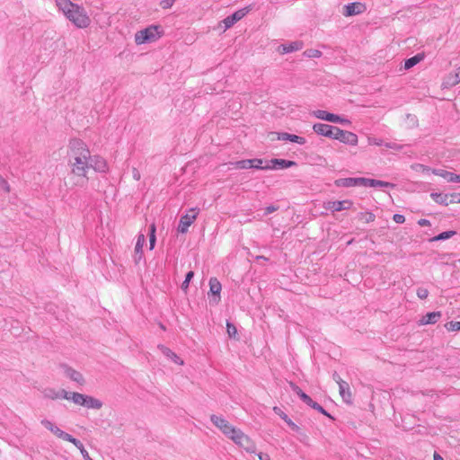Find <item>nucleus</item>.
Returning a JSON list of instances; mask_svg holds the SVG:
<instances>
[{
    "label": "nucleus",
    "instance_id": "nucleus-23",
    "mask_svg": "<svg viewBox=\"0 0 460 460\" xmlns=\"http://www.w3.org/2000/svg\"><path fill=\"white\" fill-rule=\"evenodd\" d=\"M432 173L438 176L442 177L447 182H456L457 181V174L448 172L443 169H432Z\"/></svg>",
    "mask_w": 460,
    "mask_h": 460
},
{
    "label": "nucleus",
    "instance_id": "nucleus-48",
    "mask_svg": "<svg viewBox=\"0 0 460 460\" xmlns=\"http://www.w3.org/2000/svg\"><path fill=\"white\" fill-rule=\"evenodd\" d=\"M385 146L389 149L400 150L402 146L396 143L387 142L385 143Z\"/></svg>",
    "mask_w": 460,
    "mask_h": 460
},
{
    "label": "nucleus",
    "instance_id": "nucleus-3",
    "mask_svg": "<svg viewBox=\"0 0 460 460\" xmlns=\"http://www.w3.org/2000/svg\"><path fill=\"white\" fill-rule=\"evenodd\" d=\"M58 10L77 28H86L91 20L84 8L70 0H56Z\"/></svg>",
    "mask_w": 460,
    "mask_h": 460
},
{
    "label": "nucleus",
    "instance_id": "nucleus-28",
    "mask_svg": "<svg viewBox=\"0 0 460 460\" xmlns=\"http://www.w3.org/2000/svg\"><path fill=\"white\" fill-rule=\"evenodd\" d=\"M430 197L439 205L447 206L449 204L450 196L448 194L432 192Z\"/></svg>",
    "mask_w": 460,
    "mask_h": 460
},
{
    "label": "nucleus",
    "instance_id": "nucleus-4",
    "mask_svg": "<svg viewBox=\"0 0 460 460\" xmlns=\"http://www.w3.org/2000/svg\"><path fill=\"white\" fill-rule=\"evenodd\" d=\"M162 36L160 27L150 25L144 30H140L135 34V42L137 45L154 42Z\"/></svg>",
    "mask_w": 460,
    "mask_h": 460
},
{
    "label": "nucleus",
    "instance_id": "nucleus-29",
    "mask_svg": "<svg viewBox=\"0 0 460 460\" xmlns=\"http://www.w3.org/2000/svg\"><path fill=\"white\" fill-rule=\"evenodd\" d=\"M423 57L420 54H417L410 58H407L404 61V68L410 69L416 66L418 63H420L422 60Z\"/></svg>",
    "mask_w": 460,
    "mask_h": 460
},
{
    "label": "nucleus",
    "instance_id": "nucleus-20",
    "mask_svg": "<svg viewBox=\"0 0 460 460\" xmlns=\"http://www.w3.org/2000/svg\"><path fill=\"white\" fill-rule=\"evenodd\" d=\"M303 48V43L301 41H293L288 44H281L279 47V51L281 54L291 53L296 50H299Z\"/></svg>",
    "mask_w": 460,
    "mask_h": 460
},
{
    "label": "nucleus",
    "instance_id": "nucleus-55",
    "mask_svg": "<svg viewBox=\"0 0 460 460\" xmlns=\"http://www.w3.org/2000/svg\"><path fill=\"white\" fill-rule=\"evenodd\" d=\"M418 225L420 226H429L430 222L428 219L421 218L418 221Z\"/></svg>",
    "mask_w": 460,
    "mask_h": 460
},
{
    "label": "nucleus",
    "instance_id": "nucleus-14",
    "mask_svg": "<svg viewBox=\"0 0 460 460\" xmlns=\"http://www.w3.org/2000/svg\"><path fill=\"white\" fill-rule=\"evenodd\" d=\"M366 178L358 177V178H341L335 181L336 185L339 187H354V186H365Z\"/></svg>",
    "mask_w": 460,
    "mask_h": 460
},
{
    "label": "nucleus",
    "instance_id": "nucleus-26",
    "mask_svg": "<svg viewBox=\"0 0 460 460\" xmlns=\"http://www.w3.org/2000/svg\"><path fill=\"white\" fill-rule=\"evenodd\" d=\"M65 374L71 380L76 382L79 385H83L84 382V379L82 374L79 373L78 371L71 368V367H65Z\"/></svg>",
    "mask_w": 460,
    "mask_h": 460
},
{
    "label": "nucleus",
    "instance_id": "nucleus-62",
    "mask_svg": "<svg viewBox=\"0 0 460 460\" xmlns=\"http://www.w3.org/2000/svg\"><path fill=\"white\" fill-rule=\"evenodd\" d=\"M258 259H263V260H266V258H265V257H263V256H260V257H258Z\"/></svg>",
    "mask_w": 460,
    "mask_h": 460
},
{
    "label": "nucleus",
    "instance_id": "nucleus-38",
    "mask_svg": "<svg viewBox=\"0 0 460 460\" xmlns=\"http://www.w3.org/2000/svg\"><path fill=\"white\" fill-rule=\"evenodd\" d=\"M304 55L306 57V58H320L322 56V52L318 49H306L305 52H304Z\"/></svg>",
    "mask_w": 460,
    "mask_h": 460
},
{
    "label": "nucleus",
    "instance_id": "nucleus-2",
    "mask_svg": "<svg viewBox=\"0 0 460 460\" xmlns=\"http://www.w3.org/2000/svg\"><path fill=\"white\" fill-rule=\"evenodd\" d=\"M210 420L226 437L231 439L239 447L248 453L255 452L256 445L252 438L240 429L231 425L224 417L213 414L210 416Z\"/></svg>",
    "mask_w": 460,
    "mask_h": 460
},
{
    "label": "nucleus",
    "instance_id": "nucleus-19",
    "mask_svg": "<svg viewBox=\"0 0 460 460\" xmlns=\"http://www.w3.org/2000/svg\"><path fill=\"white\" fill-rule=\"evenodd\" d=\"M278 140L290 141V142L296 143L299 145H304L306 142L305 137H299V136L294 135V134H289L287 132L278 133Z\"/></svg>",
    "mask_w": 460,
    "mask_h": 460
},
{
    "label": "nucleus",
    "instance_id": "nucleus-21",
    "mask_svg": "<svg viewBox=\"0 0 460 460\" xmlns=\"http://www.w3.org/2000/svg\"><path fill=\"white\" fill-rule=\"evenodd\" d=\"M364 11V5L360 3H350L345 5V16L359 14Z\"/></svg>",
    "mask_w": 460,
    "mask_h": 460
},
{
    "label": "nucleus",
    "instance_id": "nucleus-39",
    "mask_svg": "<svg viewBox=\"0 0 460 460\" xmlns=\"http://www.w3.org/2000/svg\"><path fill=\"white\" fill-rule=\"evenodd\" d=\"M321 119L330 121V122H335V123H345L349 122L347 119L344 117H320Z\"/></svg>",
    "mask_w": 460,
    "mask_h": 460
},
{
    "label": "nucleus",
    "instance_id": "nucleus-33",
    "mask_svg": "<svg viewBox=\"0 0 460 460\" xmlns=\"http://www.w3.org/2000/svg\"><path fill=\"white\" fill-rule=\"evenodd\" d=\"M411 170L417 172L428 173L429 172H432V169L427 165L421 164H413L411 165Z\"/></svg>",
    "mask_w": 460,
    "mask_h": 460
},
{
    "label": "nucleus",
    "instance_id": "nucleus-16",
    "mask_svg": "<svg viewBox=\"0 0 460 460\" xmlns=\"http://www.w3.org/2000/svg\"><path fill=\"white\" fill-rule=\"evenodd\" d=\"M66 395L67 391L65 389L46 388L43 391V396L51 400L66 399Z\"/></svg>",
    "mask_w": 460,
    "mask_h": 460
},
{
    "label": "nucleus",
    "instance_id": "nucleus-59",
    "mask_svg": "<svg viewBox=\"0 0 460 460\" xmlns=\"http://www.w3.org/2000/svg\"><path fill=\"white\" fill-rule=\"evenodd\" d=\"M375 219V215L373 213H367V222H372Z\"/></svg>",
    "mask_w": 460,
    "mask_h": 460
},
{
    "label": "nucleus",
    "instance_id": "nucleus-13",
    "mask_svg": "<svg viewBox=\"0 0 460 460\" xmlns=\"http://www.w3.org/2000/svg\"><path fill=\"white\" fill-rule=\"evenodd\" d=\"M313 128L318 135L333 138L335 136L334 130L337 129V127L325 123H316L314 125Z\"/></svg>",
    "mask_w": 460,
    "mask_h": 460
},
{
    "label": "nucleus",
    "instance_id": "nucleus-27",
    "mask_svg": "<svg viewBox=\"0 0 460 460\" xmlns=\"http://www.w3.org/2000/svg\"><path fill=\"white\" fill-rule=\"evenodd\" d=\"M394 186L395 185L394 183H391V182H388V181H380V180L366 178L365 187H374V188H377V187L388 188V187H390V188H394Z\"/></svg>",
    "mask_w": 460,
    "mask_h": 460
},
{
    "label": "nucleus",
    "instance_id": "nucleus-45",
    "mask_svg": "<svg viewBox=\"0 0 460 460\" xmlns=\"http://www.w3.org/2000/svg\"><path fill=\"white\" fill-rule=\"evenodd\" d=\"M299 398L308 406H310L314 402L312 398L304 392L301 393Z\"/></svg>",
    "mask_w": 460,
    "mask_h": 460
},
{
    "label": "nucleus",
    "instance_id": "nucleus-25",
    "mask_svg": "<svg viewBox=\"0 0 460 460\" xmlns=\"http://www.w3.org/2000/svg\"><path fill=\"white\" fill-rule=\"evenodd\" d=\"M440 317H441L440 312L428 313L426 315H424L420 319V323L421 325L436 323L439 320Z\"/></svg>",
    "mask_w": 460,
    "mask_h": 460
},
{
    "label": "nucleus",
    "instance_id": "nucleus-17",
    "mask_svg": "<svg viewBox=\"0 0 460 460\" xmlns=\"http://www.w3.org/2000/svg\"><path fill=\"white\" fill-rule=\"evenodd\" d=\"M157 348L163 353L164 356H165L167 358L171 359L175 364H177L179 366L184 365V361L175 352H173L172 349H170L166 346L159 344Z\"/></svg>",
    "mask_w": 460,
    "mask_h": 460
},
{
    "label": "nucleus",
    "instance_id": "nucleus-5",
    "mask_svg": "<svg viewBox=\"0 0 460 460\" xmlns=\"http://www.w3.org/2000/svg\"><path fill=\"white\" fill-rule=\"evenodd\" d=\"M66 400L71 401L76 405L84 406L88 409H100L102 406V403L99 400L75 392H67Z\"/></svg>",
    "mask_w": 460,
    "mask_h": 460
},
{
    "label": "nucleus",
    "instance_id": "nucleus-40",
    "mask_svg": "<svg viewBox=\"0 0 460 460\" xmlns=\"http://www.w3.org/2000/svg\"><path fill=\"white\" fill-rule=\"evenodd\" d=\"M226 331L230 337H234L237 333V330H236V327L234 326V324L229 323V322L226 323Z\"/></svg>",
    "mask_w": 460,
    "mask_h": 460
},
{
    "label": "nucleus",
    "instance_id": "nucleus-34",
    "mask_svg": "<svg viewBox=\"0 0 460 460\" xmlns=\"http://www.w3.org/2000/svg\"><path fill=\"white\" fill-rule=\"evenodd\" d=\"M266 161L260 158L251 159V168L267 170L265 168Z\"/></svg>",
    "mask_w": 460,
    "mask_h": 460
},
{
    "label": "nucleus",
    "instance_id": "nucleus-1",
    "mask_svg": "<svg viewBox=\"0 0 460 460\" xmlns=\"http://www.w3.org/2000/svg\"><path fill=\"white\" fill-rule=\"evenodd\" d=\"M68 157L72 173L80 180H87L90 158L87 145L79 138L71 139L68 145Z\"/></svg>",
    "mask_w": 460,
    "mask_h": 460
},
{
    "label": "nucleus",
    "instance_id": "nucleus-24",
    "mask_svg": "<svg viewBox=\"0 0 460 460\" xmlns=\"http://www.w3.org/2000/svg\"><path fill=\"white\" fill-rule=\"evenodd\" d=\"M339 392L344 402L348 404L351 403V392L349 385L347 382L341 383V385H339Z\"/></svg>",
    "mask_w": 460,
    "mask_h": 460
},
{
    "label": "nucleus",
    "instance_id": "nucleus-18",
    "mask_svg": "<svg viewBox=\"0 0 460 460\" xmlns=\"http://www.w3.org/2000/svg\"><path fill=\"white\" fill-rule=\"evenodd\" d=\"M41 424L47 429L51 431L55 436H57L58 438H59L63 440L65 439V438H66V435L68 434V433L63 431L62 429H60L58 426H56L53 422H51L49 420H42Z\"/></svg>",
    "mask_w": 460,
    "mask_h": 460
},
{
    "label": "nucleus",
    "instance_id": "nucleus-12",
    "mask_svg": "<svg viewBox=\"0 0 460 460\" xmlns=\"http://www.w3.org/2000/svg\"><path fill=\"white\" fill-rule=\"evenodd\" d=\"M89 168H93L95 172H106L108 164L104 158L99 155H91L89 158Z\"/></svg>",
    "mask_w": 460,
    "mask_h": 460
},
{
    "label": "nucleus",
    "instance_id": "nucleus-30",
    "mask_svg": "<svg viewBox=\"0 0 460 460\" xmlns=\"http://www.w3.org/2000/svg\"><path fill=\"white\" fill-rule=\"evenodd\" d=\"M455 234H456L455 231H446V232H442L441 234L432 237L429 241L430 242L443 241V240H447V239L453 237Z\"/></svg>",
    "mask_w": 460,
    "mask_h": 460
},
{
    "label": "nucleus",
    "instance_id": "nucleus-52",
    "mask_svg": "<svg viewBox=\"0 0 460 460\" xmlns=\"http://www.w3.org/2000/svg\"><path fill=\"white\" fill-rule=\"evenodd\" d=\"M173 1H174V0H163V1L161 2V5H162V7H163V8H164V9H166V8H170V7L172 5Z\"/></svg>",
    "mask_w": 460,
    "mask_h": 460
},
{
    "label": "nucleus",
    "instance_id": "nucleus-32",
    "mask_svg": "<svg viewBox=\"0 0 460 460\" xmlns=\"http://www.w3.org/2000/svg\"><path fill=\"white\" fill-rule=\"evenodd\" d=\"M460 83V67H458L455 74L449 75L447 84L449 85H456Z\"/></svg>",
    "mask_w": 460,
    "mask_h": 460
},
{
    "label": "nucleus",
    "instance_id": "nucleus-35",
    "mask_svg": "<svg viewBox=\"0 0 460 460\" xmlns=\"http://www.w3.org/2000/svg\"><path fill=\"white\" fill-rule=\"evenodd\" d=\"M66 441H68V442H71L72 444H74L79 450L80 452L84 449V445L82 444V442L76 438H75L74 437H72L70 434H67L66 435V438H65Z\"/></svg>",
    "mask_w": 460,
    "mask_h": 460
},
{
    "label": "nucleus",
    "instance_id": "nucleus-49",
    "mask_svg": "<svg viewBox=\"0 0 460 460\" xmlns=\"http://www.w3.org/2000/svg\"><path fill=\"white\" fill-rule=\"evenodd\" d=\"M289 385L294 393H296L298 396L303 393L302 389L297 386L296 384L290 382Z\"/></svg>",
    "mask_w": 460,
    "mask_h": 460
},
{
    "label": "nucleus",
    "instance_id": "nucleus-42",
    "mask_svg": "<svg viewBox=\"0 0 460 460\" xmlns=\"http://www.w3.org/2000/svg\"><path fill=\"white\" fill-rule=\"evenodd\" d=\"M417 296L420 299H425L428 297L429 296V291L427 288H419L417 289Z\"/></svg>",
    "mask_w": 460,
    "mask_h": 460
},
{
    "label": "nucleus",
    "instance_id": "nucleus-46",
    "mask_svg": "<svg viewBox=\"0 0 460 460\" xmlns=\"http://www.w3.org/2000/svg\"><path fill=\"white\" fill-rule=\"evenodd\" d=\"M450 196L449 204L460 203V193L455 192L448 194Z\"/></svg>",
    "mask_w": 460,
    "mask_h": 460
},
{
    "label": "nucleus",
    "instance_id": "nucleus-61",
    "mask_svg": "<svg viewBox=\"0 0 460 460\" xmlns=\"http://www.w3.org/2000/svg\"><path fill=\"white\" fill-rule=\"evenodd\" d=\"M457 183H460V174H457Z\"/></svg>",
    "mask_w": 460,
    "mask_h": 460
},
{
    "label": "nucleus",
    "instance_id": "nucleus-31",
    "mask_svg": "<svg viewBox=\"0 0 460 460\" xmlns=\"http://www.w3.org/2000/svg\"><path fill=\"white\" fill-rule=\"evenodd\" d=\"M155 225L151 224L149 226V248L153 250L155 248L156 237H155Z\"/></svg>",
    "mask_w": 460,
    "mask_h": 460
},
{
    "label": "nucleus",
    "instance_id": "nucleus-54",
    "mask_svg": "<svg viewBox=\"0 0 460 460\" xmlns=\"http://www.w3.org/2000/svg\"><path fill=\"white\" fill-rule=\"evenodd\" d=\"M277 209H278V208H277V207H275V206H272V205L268 206V207H266V208H265V212H264V214H265V215H269V214H270V213L275 212Z\"/></svg>",
    "mask_w": 460,
    "mask_h": 460
},
{
    "label": "nucleus",
    "instance_id": "nucleus-43",
    "mask_svg": "<svg viewBox=\"0 0 460 460\" xmlns=\"http://www.w3.org/2000/svg\"><path fill=\"white\" fill-rule=\"evenodd\" d=\"M309 407L316 410L317 411L321 412L323 415L330 416L327 413V411L319 403H317L315 402H313V403Z\"/></svg>",
    "mask_w": 460,
    "mask_h": 460
},
{
    "label": "nucleus",
    "instance_id": "nucleus-53",
    "mask_svg": "<svg viewBox=\"0 0 460 460\" xmlns=\"http://www.w3.org/2000/svg\"><path fill=\"white\" fill-rule=\"evenodd\" d=\"M332 378H333V380L338 384V385H341V383H345V382H346V381H344V380H342V379L341 378V376L338 375V373H337V372H334V373L332 374Z\"/></svg>",
    "mask_w": 460,
    "mask_h": 460
},
{
    "label": "nucleus",
    "instance_id": "nucleus-50",
    "mask_svg": "<svg viewBox=\"0 0 460 460\" xmlns=\"http://www.w3.org/2000/svg\"><path fill=\"white\" fill-rule=\"evenodd\" d=\"M0 186L6 191L8 192L10 190V188H9V184L8 182L0 176Z\"/></svg>",
    "mask_w": 460,
    "mask_h": 460
},
{
    "label": "nucleus",
    "instance_id": "nucleus-36",
    "mask_svg": "<svg viewBox=\"0 0 460 460\" xmlns=\"http://www.w3.org/2000/svg\"><path fill=\"white\" fill-rule=\"evenodd\" d=\"M193 277H194V272L191 270L186 274L185 279L181 283V287L183 291H185V292L187 291V289L189 288L190 282Z\"/></svg>",
    "mask_w": 460,
    "mask_h": 460
},
{
    "label": "nucleus",
    "instance_id": "nucleus-58",
    "mask_svg": "<svg viewBox=\"0 0 460 460\" xmlns=\"http://www.w3.org/2000/svg\"><path fill=\"white\" fill-rule=\"evenodd\" d=\"M258 456L260 460H270V457L268 454L260 453Z\"/></svg>",
    "mask_w": 460,
    "mask_h": 460
},
{
    "label": "nucleus",
    "instance_id": "nucleus-47",
    "mask_svg": "<svg viewBox=\"0 0 460 460\" xmlns=\"http://www.w3.org/2000/svg\"><path fill=\"white\" fill-rule=\"evenodd\" d=\"M393 219L397 224H402L405 221V217L402 214H394Z\"/></svg>",
    "mask_w": 460,
    "mask_h": 460
},
{
    "label": "nucleus",
    "instance_id": "nucleus-8",
    "mask_svg": "<svg viewBox=\"0 0 460 460\" xmlns=\"http://www.w3.org/2000/svg\"><path fill=\"white\" fill-rule=\"evenodd\" d=\"M334 132L335 136L333 137V139H338L341 142L351 146H356L358 144V136L356 134L341 130L339 128H337V129H335Z\"/></svg>",
    "mask_w": 460,
    "mask_h": 460
},
{
    "label": "nucleus",
    "instance_id": "nucleus-60",
    "mask_svg": "<svg viewBox=\"0 0 460 460\" xmlns=\"http://www.w3.org/2000/svg\"><path fill=\"white\" fill-rule=\"evenodd\" d=\"M434 460H444L443 457L441 456H439L438 454L435 453L434 454Z\"/></svg>",
    "mask_w": 460,
    "mask_h": 460
},
{
    "label": "nucleus",
    "instance_id": "nucleus-37",
    "mask_svg": "<svg viewBox=\"0 0 460 460\" xmlns=\"http://www.w3.org/2000/svg\"><path fill=\"white\" fill-rule=\"evenodd\" d=\"M234 165L237 169H250L251 168V159L237 161L234 164Z\"/></svg>",
    "mask_w": 460,
    "mask_h": 460
},
{
    "label": "nucleus",
    "instance_id": "nucleus-7",
    "mask_svg": "<svg viewBox=\"0 0 460 460\" xmlns=\"http://www.w3.org/2000/svg\"><path fill=\"white\" fill-rule=\"evenodd\" d=\"M209 291L208 293V296L209 297V303L213 305H217L221 300V290H222V285L219 282V280L213 277L209 279Z\"/></svg>",
    "mask_w": 460,
    "mask_h": 460
},
{
    "label": "nucleus",
    "instance_id": "nucleus-22",
    "mask_svg": "<svg viewBox=\"0 0 460 460\" xmlns=\"http://www.w3.org/2000/svg\"><path fill=\"white\" fill-rule=\"evenodd\" d=\"M273 411L276 414H278L290 427V429L293 431H295V432H299L300 431V428L295 422H293L288 418V416L279 407L275 406L273 408Z\"/></svg>",
    "mask_w": 460,
    "mask_h": 460
},
{
    "label": "nucleus",
    "instance_id": "nucleus-56",
    "mask_svg": "<svg viewBox=\"0 0 460 460\" xmlns=\"http://www.w3.org/2000/svg\"><path fill=\"white\" fill-rule=\"evenodd\" d=\"M313 115H324V116H327V115H334V114L331 113V112H328V111H316L313 112Z\"/></svg>",
    "mask_w": 460,
    "mask_h": 460
},
{
    "label": "nucleus",
    "instance_id": "nucleus-51",
    "mask_svg": "<svg viewBox=\"0 0 460 460\" xmlns=\"http://www.w3.org/2000/svg\"><path fill=\"white\" fill-rule=\"evenodd\" d=\"M132 177L135 181H139L141 179V173L137 168L132 169Z\"/></svg>",
    "mask_w": 460,
    "mask_h": 460
},
{
    "label": "nucleus",
    "instance_id": "nucleus-10",
    "mask_svg": "<svg viewBox=\"0 0 460 460\" xmlns=\"http://www.w3.org/2000/svg\"><path fill=\"white\" fill-rule=\"evenodd\" d=\"M248 13L246 8L237 10L233 14L226 17L221 22L224 25V31L231 28L235 22L243 19Z\"/></svg>",
    "mask_w": 460,
    "mask_h": 460
},
{
    "label": "nucleus",
    "instance_id": "nucleus-11",
    "mask_svg": "<svg viewBox=\"0 0 460 460\" xmlns=\"http://www.w3.org/2000/svg\"><path fill=\"white\" fill-rule=\"evenodd\" d=\"M352 201L349 199L341 201H328L324 203V208L332 212H339L341 210L349 209L352 207Z\"/></svg>",
    "mask_w": 460,
    "mask_h": 460
},
{
    "label": "nucleus",
    "instance_id": "nucleus-57",
    "mask_svg": "<svg viewBox=\"0 0 460 460\" xmlns=\"http://www.w3.org/2000/svg\"><path fill=\"white\" fill-rule=\"evenodd\" d=\"M81 454H82V456H83V457H84V460H93V459L90 457V456H89L88 452L85 450V448H84V449H83V450L81 451Z\"/></svg>",
    "mask_w": 460,
    "mask_h": 460
},
{
    "label": "nucleus",
    "instance_id": "nucleus-44",
    "mask_svg": "<svg viewBox=\"0 0 460 460\" xmlns=\"http://www.w3.org/2000/svg\"><path fill=\"white\" fill-rule=\"evenodd\" d=\"M368 144L373 146H385L384 141L377 137H368Z\"/></svg>",
    "mask_w": 460,
    "mask_h": 460
},
{
    "label": "nucleus",
    "instance_id": "nucleus-41",
    "mask_svg": "<svg viewBox=\"0 0 460 460\" xmlns=\"http://www.w3.org/2000/svg\"><path fill=\"white\" fill-rule=\"evenodd\" d=\"M447 328L448 331H451V332H456V331H460V322H449L447 324Z\"/></svg>",
    "mask_w": 460,
    "mask_h": 460
},
{
    "label": "nucleus",
    "instance_id": "nucleus-6",
    "mask_svg": "<svg viewBox=\"0 0 460 460\" xmlns=\"http://www.w3.org/2000/svg\"><path fill=\"white\" fill-rule=\"evenodd\" d=\"M199 209L198 208H191L188 210V212L182 215L180 218L179 225L177 230L179 233L185 234L188 232L189 227L194 223Z\"/></svg>",
    "mask_w": 460,
    "mask_h": 460
},
{
    "label": "nucleus",
    "instance_id": "nucleus-9",
    "mask_svg": "<svg viewBox=\"0 0 460 460\" xmlns=\"http://www.w3.org/2000/svg\"><path fill=\"white\" fill-rule=\"evenodd\" d=\"M296 164L294 161L274 158L266 161L265 168L270 170H280L295 166Z\"/></svg>",
    "mask_w": 460,
    "mask_h": 460
},
{
    "label": "nucleus",
    "instance_id": "nucleus-15",
    "mask_svg": "<svg viewBox=\"0 0 460 460\" xmlns=\"http://www.w3.org/2000/svg\"><path fill=\"white\" fill-rule=\"evenodd\" d=\"M146 243V236L144 234H139L137 238L135 245L134 261L138 264L143 259V246Z\"/></svg>",
    "mask_w": 460,
    "mask_h": 460
}]
</instances>
